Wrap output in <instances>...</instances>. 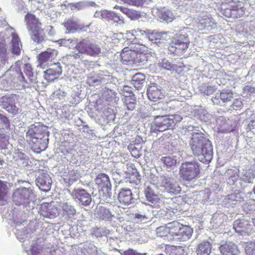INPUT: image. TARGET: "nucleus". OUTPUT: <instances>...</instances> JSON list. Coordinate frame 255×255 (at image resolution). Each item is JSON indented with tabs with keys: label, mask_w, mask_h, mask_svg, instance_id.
Returning a JSON list of instances; mask_svg holds the SVG:
<instances>
[{
	"label": "nucleus",
	"mask_w": 255,
	"mask_h": 255,
	"mask_svg": "<svg viewBox=\"0 0 255 255\" xmlns=\"http://www.w3.org/2000/svg\"><path fill=\"white\" fill-rule=\"evenodd\" d=\"M149 30V29L144 30L137 29L132 30L131 32L129 31L127 32L126 34L127 37L129 39H132L131 37L134 36H142L146 38Z\"/></svg>",
	"instance_id": "6e6d98bb"
},
{
	"label": "nucleus",
	"mask_w": 255,
	"mask_h": 255,
	"mask_svg": "<svg viewBox=\"0 0 255 255\" xmlns=\"http://www.w3.org/2000/svg\"><path fill=\"white\" fill-rule=\"evenodd\" d=\"M7 187L6 182L0 180V205H5L7 203Z\"/></svg>",
	"instance_id": "49530a36"
},
{
	"label": "nucleus",
	"mask_w": 255,
	"mask_h": 255,
	"mask_svg": "<svg viewBox=\"0 0 255 255\" xmlns=\"http://www.w3.org/2000/svg\"><path fill=\"white\" fill-rule=\"evenodd\" d=\"M165 113V110L163 108L158 107L156 109H154L149 115L145 117H153L155 120V119L164 116Z\"/></svg>",
	"instance_id": "e2e57ef3"
},
{
	"label": "nucleus",
	"mask_w": 255,
	"mask_h": 255,
	"mask_svg": "<svg viewBox=\"0 0 255 255\" xmlns=\"http://www.w3.org/2000/svg\"><path fill=\"white\" fill-rule=\"evenodd\" d=\"M48 136L49 132H44L40 137L37 139L34 138L29 141L28 142L32 150L37 153L45 150L48 146Z\"/></svg>",
	"instance_id": "1a4fd4ad"
},
{
	"label": "nucleus",
	"mask_w": 255,
	"mask_h": 255,
	"mask_svg": "<svg viewBox=\"0 0 255 255\" xmlns=\"http://www.w3.org/2000/svg\"><path fill=\"white\" fill-rule=\"evenodd\" d=\"M101 18L105 20L112 22H117L120 24L125 23L124 18L117 13L106 10L101 11Z\"/></svg>",
	"instance_id": "a878e982"
},
{
	"label": "nucleus",
	"mask_w": 255,
	"mask_h": 255,
	"mask_svg": "<svg viewBox=\"0 0 255 255\" xmlns=\"http://www.w3.org/2000/svg\"><path fill=\"white\" fill-rule=\"evenodd\" d=\"M196 26L199 30H203L205 28L212 29L216 27V23L210 16L205 15L198 17Z\"/></svg>",
	"instance_id": "6ab92c4d"
},
{
	"label": "nucleus",
	"mask_w": 255,
	"mask_h": 255,
	"mask_svg": "<svg viewBox=\"0 0 255 255\" xmlns=\"http://www.w3.org/2000/svg\"><path fill=\"white\" fill-rule=\"evenodd\" d=\"M78 51L80 53L93 57L99 56L102 53L99 46L88 39H84L79 42Z\"/></svg>",
	"instance_id": "0eeeda50"
},
{
	"label": "nucleus",
	"mask_w": 255,
	"mask_h": 255,
	"mask_svg": "<svg viewBox=\"0 0 255 255\" xmlns=\"http://www.w3.org/2000/svg\"><path fill=\"white\" fill-rule=\"evenodd\" d=\"M200 91L206 95H210L215 92L216 88L209 84H202L199 87Z\"/></svg>",
	"instance_id": "13d9d810"
},
{
	"label": "nucleus",
	"mask_w": 255,
	"mask_h": 255,
	"mask_svg": "<svg viewBox=\"0 0 255 255\" xmlns=\"http://www.w3.org/2000/svg\"><path fill=\"white\" fill-rule=\"evenodd\" d=\"M158 186L161 190L171 194H178L181 189L178 182L170 175L165 173L160 176V182Z\"/></svg>",
	"instance_id": "39448f33"
},
{
	"label": "nucleus",
	"mask_w": 255,
	"mask_h": 255,
	"mask_svg": "<svg viewBox=\"0 0 255 255\" xmlns=\"http://www.w3.org/2000/svg\"><path fill=\"white\" fill-rule=\"evenodd\" d=\"M0 106L8 112L13 115L16 114L18 112V109L15 105L13 97L4 96L1 98Z\"/></svg>",
	"instance_id": "b1692460"
},
{
	"label": "nucleus",
	"mask_w": 255,
	"mask_h": 255,
	"mask_svg": "<svg viewBox=\"0 0 255 255\" xmlns=\"http://www.w3.org/2000/svg\"><path fill=\"white\" fill-rule=\"evenodd\" d=\"M172 120L170 119L169 115H164L162 117L155 119L154 126L152 128L154 130L163 131L172 127Z\"/></svg>",
	"instance_id": "4468645a"
},
{
	"label": "nucleus",
	"mask_w": 255,
	"mask_h": 255,
	"mask_svg": "<svg viewBox=\"0 0 255 255\" xmlns=\"http://www.w3.org/2000/svg\"><path fill=\"white\" fill-rule=\"evenodd\" d=\"M239 170L237 168L228 169L225 173L227 178V182L230 185H233L239 179Z\"/></svg>",
	"instance_id": "ea45409f"
},
{
	"label": "nucleus",
	"mask_w": 255,
	"mask_h": 255,
	"mask_svg": "<svg viewBox=\"0 0 255 255\" xmlns=\"http://www.w3.org/2000/svg\"><path fill=\"white\" fill-rule=\"evenodd\" d=\"M245 251L247 255H255V244L252 242L247 243Z\"/></svg>",
	"instance_id": "774afa93"
},
{
	"label": "nucleus",
	"mask_w": 255,
	"mask_h": 255,
	"mask_svg": "<svg viewBox=\"0 0 255 255\" xmlns=\"http://www.w3.org/2000/svg\"><path fill=\"white\" fill-rule=\"evenodd\" d=\"M97 248L93 244H85L79 252L78 255H97Z\"/></svg>",
	"instance_id": "58836bf2"
},
{
	"label": "nucleus",
	"mask_w": 255,
	"mask_h": 255,
	"mask_svg": "<svg viewBox=\"0 0 255 255\" xmlns=\"http://www.w3.org/2000/svg\"><path fill=\"white\" fill-rule=\"evenodd\" d=\"M218 131L220 132H229L233 130L232 121L229 119L220 117L217 120Z\"/></svg>",
	"instance_id": "bb28decb"
},
{
	"label": "nucleus",
	"mask_w": 255,
	"mask_h": 255,
	"mask_svg": "<svg viewBox=\"0 0 255 255\" xmlns=\"http://www.w3.org/2000/svg\"><path fill=\"white\" fill-rule=\"evenodd\" d=\"M200 172V164L197 161H186L179 168V175L183 180L191 181L198 177Z\"/></svg>",
	"instance_id": "20e7f679"
},
{
	"label": "nucleus",
	"mask_w": 255,
	"mask_h": 255,
	"mask_svg": "<svg viewBox=\"0 0 255 255\" xmlns=\"http://www.w3.org/2000/svg\"><path fill=\"white\" fill-rule=\"evenodd\" d=\"M219 250L222 255H236L239 250L237 246L232 242H226L220 245Z\"/></svg>",
	"instance_id": "7c9ffc66"
},
{
	"label": "nucleus",
	"mask_w": 255,
	"mask_h": 255,
	"mask_svg": "<svg viewBox=\"0 0 255 255\" xmlns=\"http://www.w3.org/2000/svg\"><path fill=\"white\" fill-rule=\"evenodd\" d=\"M197 113L199 119L205 123L208 122L211 117V116L207 112L206 110L202 108L197 110Z\"/></svg>",
	"instance_id": "bf43d9fd"
},
{
	"label": "nucleus",
	"mask_w": 255,
	"mask_h": 255,
	"mask_svg": "<svg viewBox=\"0 0 255 255\" xmlns=\"http://www.w3.org/2000/svg\"><path fill=\"white\" fill-rule=\"evenodd\" d=\"M28 32L31 36V39L34 42L40 44L42 43L44 41V34L42 28L29 31Z\"/></svg>",
	"instance_id": "79ce46f5"
},
{
	"label": "nucleus",
	"mask_w": 255,
	"mask_h": 255,
	"mask_svg": "<svg viewBox=\"0 0 255 255\" xmlns=\"http://www.w3.org/2000/svg\"><path fill=\"white\" fill-rule=\"evenodd\" d=\"M145 78L144 75L140 73H136L132 78V84L136 89H140L143 85Z\"/></svg>",
	"instance_id": "a18cd8bd"
},
{
	"label": "nucleus",
	"mask_w": 255,
	"mask_h": 255,
	"mask_svg": "<svg viewBox=\"0 0 255 255\" xmlns=\"http://www.w3.org/2000/svg\"><path fill=\"white\" fill-rule=\"evenodd\" d=\"M161 160L162 162L167 167H171L175 165L177 163L176 157L173 155L163 157Z\"/></svg>",
	"instance_id": "680f3d73"
},
{
	"label": "nucleus",
	"mask_w": 255,
	"mask_h": 255,
	"mask_svg": "<svg viewBox=\"0 0 255 255\" xmlns=\"http://www.w3.org/2000/svg\"><path fill=\"white\" fill-rule=\"evenodd\" d=\"M193 232V229L190 227L182 225L179 232H178V234L176 236L177 239L182 241H186L191 238Z\"/></svg>",
	"instance_id": "f704fd0d"
},
{
	"label": "nucleus",
	"mask_w": 255,
	"mask_h": 255,
	"mask_svg": "<svg viewBox=\"0 0 255 255\" xmlns=\"http://www.w3.org/2000/svg\"><path fill=\"white\" fill-rule=\"evenodd\" d=\"M99 210V216L103 220H109L111 219L112 215L109 209L104 208H100Z\"/></svg>",
	"instance_id": "0e129e2a"
},
{
	"label": "nucleus",
	"mask_w": 255,
	"mask_h": 255,
	"mask_svg": "<svg viewBox=\"0 0 255 255\" xmlns=\"http://www.w3.org/2000/svg\"><path fill=\"white\" fill-rule=\"evenodd\" d=\"M35 182L36 185L41 191L47 192L51 188L52 180L47 173L41 172L36 179Z\"/></svg>",
	"instance_id": "ddd939ff"
},
{
	"label": "nucleus",
	"mask_w": 255,
	"mask_h": 255,
	"mask_svg": "<svg viewBox=\"0 0 255 255\" xmlns=\"http://www.w3.org/2000/svg\"><path fill=\"white\" fill-rule=\"evenodd\" d=\"M62 73V66L59 63H54L51 67L44 72V77L48 81H52Z\"/></svg>",
	"instance_id": "f3484780"
},
{
	"label": "nucleus",
	"mask_w": 255,
	"mask_h": 255,
	"mask_svg": "<svg viewBox=\"0 0 255 255\" xmlns=\"http://www.w3.org/2000/svg\"><path fill=\"white\" fill-rule=\"evenodd\" d=\"M244 195L243 193L240 192L230 194L225 198L223 203L228 207H234L237 205H243L245 202Z\"/></svg>",
	"instance_id": "f8f14e48"
},
{
	"label": "nucleus",
	"mask_w": 255,
	"mask_h": 255,
	"mask_svg": "<svg viewBox=\"0 0 255 255\" xmlns=\"http://www.w3.org/2000/svg\"><path fill=\"white\" fill-rule=\"evenodd\" d=\"M95 183L99 188L105 189L107 192L111 189L112 185L109 177L106 174L100 173L95 179Z\"/></svg>",
	"instance_id": "c756f323"
},
{
	"label": "nucleus",
	"mask_w": 255,
	"mask_h": 255,
	"mask_svg": "<svg viewBox=\"0 0 255 255\" xmlns=\"http://www.w3.org/2000/svg\"><path fill=\"white\" fill-rule=\"evenodd\" d=\"M60 207L62 208L63 213L68 216L70 218L72 217L76 214V209L73 206L67 202L61 203Z\"/></svg>",
	"instance_id": "09e8293b"
},
{
	"label": "nucleus",
	"mask_w": 255,
	"mask_h": 255,
	"mask_svg": "<svg viewBox=\"0 0 255 255\" xmlns=\"http://www.w3.org/2000/svg\"><path fill=\"white\" fill-rule=\"evenodd\" d=\"M117 93L107 88L103 89L101 92V99L97 101L98 104L101 103H104V105L108 104L107 102L115 103L119 101V98L117 96Z\"/></svg>",
	"instance_id": "9b49d317"
},
{
	"label": "nucleus",
	"mask_w": 255,
	"mask_h": 255,
	"mask_svg": "<svg viewBox=\"0 0 255 255\" xmlns=\"http://www.w3.org/2000/svg\"><path fill=\"white\" fill-rule=\"evenodd\" d=\"M39 213L44 218H54L59 212L57 207L51 204H44L41 205Z\"/></svg>",
	"instance_id": "aec40b11"
},
{
	"label": "nucleus",
	"mask_w": 255,
	"mask_h": 255,
	"mask_svg": "<svg viewBox=\"0 0 255 255\" xmlns=\"http://www.w3.org/2000/svg\"><path fill=\"white\" fill-rule=\"evenodd\" d=\"M147 95L150 101H156L162 96L160 87L155 83H152L147 88Z\"/></svg>",
	"instance_id": "2f4dec72"
},
{
	"label": "nucleus",
	"mask_w": 255,
	"mask_h": 255,
	"mask_svg": "<svg viewBox=\"0 0 255 255\" xmlns=\"http://www.w3.org/2000/svg\"><path fill=\"white\" fill-rule=\"evenodd\" d=\"M13 201L17 205H25L33 201L35 195L32 189L22 187L16 189L13 193Z\"/></svg>",
	"instance_id": "423d86ee"
},
{
	"label": "nucleus",
	"mask_w": 255,
	"mask_h": 255,
	"mask_svg": "<svg viewBox=\"0 0 255 255\" xmlns=\"http://www.w3.org/2000/svg\"><path fill=\"white\" fill-rule=\"evenodd\" d=\"M211 249L212 245L209 242H202L197 247V255H210Z\"/></svg>",
	"instance_id": "e433bc0d"
},
{
	"label": "nucleus",
	"mask_w": 255,
	"mask_h": 255,
	"mask_svg": "<svg viewBox=\"0 0 255 255\" xmlns=\"http://www.w3.org/2000/svg\"><path fill=\"white\" fill-rule=\"evenodd\" d=\"M24 19L28 31L41 28V22L39 21V19L36 18L34 15L27 13L25 16Z\"/></svg>",
	"instance_id": "c85d7f7f"
},
{
	"label": "nucleus",
	"mask_w": 255,
	"mask_h": 255,
	"mask_svg": "<svg viewBox=\"0 0 255 255\" xmlns=\"http://www.w3.org/2000/svg\"><path fill=\"white\" fill-rule=\"evenodd\" d=\"M193 153L199 157V160L208 164L213 158V146L209 139L201 132H193L190 141Z\"/></svg>",
	"instance_id": "f257e3e1"
},
{
	"label": "nucleus",
	"mask_w": 255,
	"mask_h": 255,
	"mask_svg": "<svg viewBox=\"0 0 255 255\" xmlns=\"http://www.w3.org/2000/svg\"><path fill=\"white\" fill-rule=\"evenodd\" d=\"M12 145L8 142V137L4 130H0V152L6 155L10 153Z\"/></svg>",
	"instance_id": "cd10ccee"
},
{
	"label": "nucleus",
	"mask_w": 255,
	"mask_h": 255,
	"mask_svg": "<svg viewBox=\"0 0 255 255\" xmlns=\"http://www.w3.org/2000/svg\"><path fill=\"white\" fill-rule=\"evenodd\" d=\"M44 132H48L46 127L40 125L39 123H36L31 125L26 132V139L29 142L33 138H38L40 137Z\"/></svg>",
	"instance_id": "9d476101"
},
{
	"label": "nucleus",
	"mask_w": 255,
	"mask_h": 255,
	"mask_svg": "<svg viewBox=\"0 0 255 255\" xmlns=\"http://www.w3.org/2000/svg\"><path fill=\"white\" fill-rule=\"evenodd\" d=\"M70 195L74 201L79 205L87 206L89 205L92 201L90 194L83 189L75 188L71 191Z\"/></svg>",
	"instance_id": "6e6552de"
},
{
	"label": "nucleus",
	"mask_w": 255,
	"mask_h": 255,
	"mask_svg": "<svg viewBox=\"0 0 255 255\" xmlns=\"http://www.w3.org/2000/svg\"><path fill=\"white\" fill-rule=\"evenodd\" d=\"M233 228L237 233L243 236L249 235L252 231L251 225L249 221L244 219L236 220Z\"/></svg>",
	"instance_id": "2eb2a0df"
},
{
	"label": "nucleus",
	"mask_w": 255,
	"mask_h": 255,
	"mask_svg": "<svg viewBox=\"0 0 255 255\" xmlns=\"http://www.w3.org/2000/svg\"><path fill=\"white\" fill-rule=\"evenodd\" d=\"M144 194L146 200L151 203H153L157 199V195L154 193L153 187L149 183L145 184Z\"/></svg>",
	"instance_id": "a19ab883"
},
{
	"label": "nucleus",
	"mask_w": 255,
	"mask_h": 255,
	"mask_svg": "<svg viewBox=\"0 0 255 255\" xmlns=\"http://www.w3.org/2000/svg\"><path fill=\"white\" fill-rule=\"evenodd\" d=\"M190 40L187 34H179L175 36L172 39V45L176 48L182 51L189 47Z\"/></svg>",
	"instance_id": "a211bd4d"
},
{
	"label": "nucleus",
	"mask_w": 255,
	"mask_h": 255,
	"mask_svg": "<svg viewBox=\"0 0 255 255\" xmlns=\"http://www.w3.org/2000/svg\"><path fill=\"white\" fill-rule=\"evenodd\" d=\"M111 80V76L104 74H98L88 78L87 83L90 86H98L108 83Z\"/></svg>",
	"instance_id": "393cba45"
},
{
	"label": "nucleus",
	"mask_w": 255,
	"mask_h": 255,
	"mask_svg": "<svg viewBox=\"0 0 255 255\" xmlns=\"http://www.w3.org/2000/svg\"><path fill=\"white\" fill-rule=\"evenodd\" d=\"M255 176L252 173V171H245L243 173V175L240 178V184L242 186L243 182H244L245 183H251L253 179L255 178Z\"/></svg>",
	"instance_id": "4d7b16f0"
},
{
	"label": "nucleus",
	"mask_w": 255,
	"mask_h": 255,
	"mask_svg": "<svg viewBox=\"0 0 255 255\" xmlns=\"http://www.w3.org/2000/svg\"><path fill=\"white\" fill-rule=\"evenodd\" d=\"M165 253L167 255H186L187 250L185 249H177L174 247L166 246Z\"/></svg>",
	"instance_id": "8fccbe9b"
},
{
	"label": "nucleus",
	"mask_w": 255,
	"mask_h": 255,
	"mask_svg": "<svg viewBox=\"0 0 255 255\" xmlns=\"http://www.w3.org/2000/svg\"><path fill=\"white\" fill-rule=\"evenodd\" d=\"M167 225V228L169 229V230H170V234L176 237L178 234L177 232H179L182 224L177 221H173L168 223Z\"/></svg>",
	"instance_id": "603ef678"
},
{
	"label": "nucleus",
	"mask_w": 255,
	"mask_h": 255,
	"mask_svg": "<svg viewBox=\"0 0 255 255\" xmlns=\"http://www.w3.org/2000/svg\"><path fill=\"white\" fill-rule=\"evenodd\" d=\"M159 67L167 70H174L176 65L170 62L166 59H163L158 63Z\"/></svg>",
	"instance_id": "052dcab7"
},
{
	"label": "nucleus",
	"mask_w": 255,
	"mask_h": 255,
	"mask_svg": "<svg viewBox=\"0 0 255 255\" xmlns=\"http://www.w3.org/2000/svg\"><path fill=\"white\" fill-rule=\"evenodd\" d=\"M9 127V122L8 119L3 115L0 114V130L8 129Z\"/></svg>",
	"instance_id": "338daca9"
},
{
	"label": "nucleus",
	"mask_w": 255,
	"mask_h": 255,
	"mask_svg": "<svg viewBox=\"0 0 255 255\" xmlns=\"http://www.w3.org/2000/svg\"><path fill=\"white\" fill-rule=\"evenodd\" d=\"M8 58L5 40L3 36L0 33V70L8 63Z\"/></svg>",
	"instance_id": "473e14b6"
},
{
	"label": "nucleus",
	"mask_w": 255,
	"mask_h": 255,
	"mask_svg": "<svg viewBox=\"0 0 255 255\" xmlns=\"http://www.w3.org/2000/svg\"><path fill=\"white\" fill-rule=\"evenodd\" d=\"M233 98V94L230 90H222L216 93L215 96L212 99L214 104L222 105L224 103L228 102Z\"/></svg>",
	"instance_id": "4be33fe9"
},
{
	"label": "nucleus",
	"mask_w": 255,
	"mask_h": 255,
	"mask_svg": "<svg viewBox=\"0 0 255 255\" xmlns=\"http://www.w3.org/2000/svg\"><path fill=\"white\" fill-rule=\"evenodd\" d=\"M61 46H64L70 49H76L78 50V45L79 42L76 38L74 39H61L57 41Z\"/></svg>",
	"instance_id": "37998d69"
},
{
	"label": "nucleus",
	"mask_w": 255,
	"mask_h": 255,
	"mask_svg": "<svg viewBox=\"0 0 255 255\" xmlns=\"http://www.w3.org/2000/svg\"><path fill=\"white\" fill-rule=\"evenodd\" d=\"M156 234L158 237H166L168 234H170V230L167 228V225L165 226H160L156 229Z\"/></svg>",
	"instance_id": "69168bd1"
},
{
	"label": "nucleus",
	"mask_w": 255,
	"mask_h": 255,
	"mask_svg": "<svg viewBox=\"0 0 255 255\" xmlns=\"http://www.w3.org/2000/svg\"><path fill=\"white\" fill-rule=\"evenodd\" d=\"M48 249H44L41 246L35 244L31 246L28 253L29 255H49Z\"/></svg>",
	"instance_id": "c03bdc74"
},
{
	"label": "nucleus",
	"mask_w": 255,
	"mask_h": 255,
	"mask_svg": "<svg viewBox=\"0 0 255 255\" xmlns=\"http://www.w3.org/2000/svg\"><path fill=\"white\" fill-rule=\"evenodd\" d=\"M124 103L128 110L132 111L135 107L136 100L134 95H131L130 97L125 98Z\"/></svg>",
	"instance_id": "5fc2aeb1"
},
{
	"label": "nucleus",
	"mask_w": 255,
	"mask_h": 255,
	"mask_svg": "<svg viewBox=\"0 0 255 255\" xmlns=\"http://www.w3.org/2000/svg\"><path fill=\"white\" fill-rule=\"evenodd\" d=\"M80 177L79 173L74 170H68V172H65L63 175L64 182L67 183L69 186L77 181Z\"/></svg>",
	"instance_id": "72a5a7b5"
},
{
	"label": "nucleus",
	"mask_w": 255,
	"mask_h": 255,
	"mask_svg": "<svg viewBox=\"0 0 255 255\" xmlns=\"http://www.w3.org/2000/svg\"><path fill=\"white\" fill-rule=\"evenodd\" d=\"M58 51L54 49L48 48L46 51L39 54L38 56L39 65L41 67L45 66V64L49 61H51L56 58Z\"/></svg>",
	"instance_id": "412c9836"
},
{
	"label": "nucleus",
	"mask_w": 255,
	"mask_h": 255,
	"mask_svg": "<svg viewBox=\"0 0 255 255\" xmlns=\"http://www.w3.org/2000/svg\"><path fill=\"white\" fill-rule=\"evenodd\" d=\"M64 25L68 33H73L79 28L77 22L73 18H70L64 23Z\"/></svg>",
	"instance_id": "864d4df0"
},
{
	"label": "nucleus",
	"mask_w": 255,
	"mask_h": 255,
	"mask_svg": "<svg viewBox=\"0 0 255 255\" xmlns=\"http://www.w3.org/2000/svg\"><path fill=\"white\" fill-rule=\"evenodd\" d=\"M121 57L123 63L137 66L145 65L147 61V56L143 52L139 44H132L124 48Z\"/></svg>",
	"instance_id": "7ed1b4c3"
},
{
	"label": "nucleus",
	"mask_w": 255,
	"mask_h": 255,
	"mask_svg": "<svg viewBox=\"0 0 255 255\" xmlns=\"http://www.w3.org/2000/svg\"><path fill=\"white\" fill-rule=\"evenodd\" d=\"M232 18H237L245 14V8L243 2L238 1L237 3L230 5Z\"/></svg>",
	"instance_id": "c9c22d12"
},
{
	"label": "nucleus",
	"mask_w": 255,
	"mask_h": 255,
	"mask_svg": "<svg viewBox=\"0 0 255 255\" xmlns=\"http://www.w3.org/2000/svg\"><path fill=\"white\" fill-rule=\"evenodd\" d=\"M12 157L15 161V165L14 166L17 165L20 168H24L28 167L31 163L28 156L19 149H16L14 151Z\"/></svg>",
	"instance_id": "dca6fc26"
},
{
	"label": "nucleus",
	"mask_w": 255,
	"mask_h": 255,
	"mask_svg": "<svg viewBox=\"0 0 255 255\" xmlns=\"http://www.w3.org/2000/svg\"><path fill=\"white\" fill-rule=\"evenodd\" d=\"M21 62L17 61L2 77H0V90L8 91L12 89L14 83H19L23 87H28L20 68Z\"/></svg>",
	"instance_id": "f03ea898"
},
{
	"label": "nucleus",
	"mask_w": 255,
	"mask_h": 255,
	"mask_svg": "<svg viewBox=\"0 0 255 255\" xmlns=\"http://www.w3.org/2000/svg\"><path fill=\"white\" fill-rule=\"evenodd\" d=\"M158 16L161 20L167 22H171L175 18V16L173 13L167 9H164L159 11Z\"/></svg>",
	"instance_id": "de8ad7c7"
},
{
	"label": "nucleus",
	"mask_w": 255,
	"mask_h": 255,
	"mask_svg": "<svg viewBox=\"0 0 255 255\" xmlns=\"http://www.w3.org/2000/svg\"><path fill=\"white\" fill-rule=\"evenodd\" d=\"M11 52L13 54L19 55L21 52L22 45L17 35L15 33L12 34Z\"/></svg>",
	"instance_id": "4c0bfd02"
},
{
	"label": "nucleus",
	"mask_w": 255,
	"mask_h": 255,
	"mask_svg": "<svg viewBox=\"0 0 255 255\" xmlns=\"http://www.w3.org/2000/svg\"><path fill=\"white\" fill-rule=\"evenodd\" d=\"M120 10L132 20L137 19L140 17L138 11L129 9L126 7H120Z\"/></svg>",
	"instance_id": "3c124183"
},
{
	"label": "nucleus",
	"mask_w": 255,
	"mask_h": 255,
	"mask_svg": "<svg viewBox=\"0 0 255 255\" xmlns=\"http://www.w3.org/2000/svg\"><path fill=\"white\" fill-rule=\"evenodd\" d=\"M118 199L120 202L125 205H129L135 202L131 191L129 189L122 188L119 193Z\"/></svg>",
	"instance_id": "5701e85b"
}]
</instances>
